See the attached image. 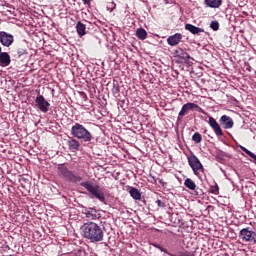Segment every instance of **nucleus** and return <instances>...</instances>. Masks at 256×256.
<instances>
[{
	"mask_svg": "<svg viewBox=\"0 0 256 256\" xmlns=\"http://www.w3.org/2000/svg\"><path fill=\"white\" fill-rule=\"evenodd\" d=\"M9 65H11V56L9 53H0V67H9Z\"/></svg>",
	"mask_w": 256,
	"mask_h": 256,
	"instance_id": "4468645a",
	"label": "nucleus"
},
{
	"mask_svg": "<svg viewBox=\"0 0 256 256\" xmlns=\"http://www.w3.org/2000/svg\"><path fill=\"white\" fill-rule=\"evenodd\" d=\"M193 109H199V105L189 102L182 106L179 114H178V121H181L182 117H185L189 111H193Z\"/></svg>",
	"mask_w": 256,
	"mask_h": 256,
	"instance_id": "1a4fd4ad",
	"label": "nucleus"
},
{
	"mask_svg": "<svg viewBox=\"0 0 256 256\" xmlns=\"http://www.w3.org/2000/svg\"><path fill=\"white\" fill-rule=\"evenodd\" d=\"M129 193L132 199H135V201H141V191H139V189L131 187Z\"/></svg>",
	"mask_w": 256,
	"mask_h": 256,
	"instance_id": "a211bd4d",
	"label": "nucleus"
},
{
	"mask_svg": "<svg viewBox=\"0 0 256 256\" xmlns=\"http://www.w3.org/2000/svg\"><path fill=\"white\" fill-rule=\"evenodd\" d=\"M158 207H163V202L161 200L156 201Z\"/></svg>",
	"mask_w": 256,
	"mask_h": 256,
	"instance_id": "c756f323",
	"label": "nucleus"
},
{
	"mask_svg": "<svg viewBox=\"0 0 256 256\" xmlns=\"http://www.w3.org/2000/svg\"><path fill=\"white\" fill-rule=\"evenodd\" d=\"M184 185L185 187H187V189H190V191H195V189H197V185L194 181L191 180V178H187L184 181Z\"/></svg>",
	"mask_w": 256,
	"mask_h": 256,
	"instance_id": "412c9836",
	"label": "nucleus"
},
{
	"mask_svg": "<svg viewBox=\"0 0 256 256\" xmlns=\"http://www.w3.org/2000/svg\"><path fill=\"white\" fill-rule=\"evenodd\" d=\"M115 7H117V5L115 4V2H110L108 5H107V9L108 11L113 12Z\"/></svg>",
	"mask_w": 256,
	"mask_h": 256,
	"instance_id": "a878e982",
	"label": "nucleus"
},
{
	"mask_svg": "<svg viewBox=\"0 0 256 256\" xmlns=\"http://www.w3.org/2000/svg\"><path fill=\"white\" fill-rule=\"evenodd\" d=\"M35 106L41 113H48L51 104L45 99L43 95H38L35 99Z\"/></svg>",
	"mask_w": 256,
	"mask_h": 256,
	"instance_id": "0eeeda50",
	"label": "nucleus"
},
{
	"mask_svg": "<svg viewBox=\"0 0 256 256\" xmlns=\"http://www.w3.org/2000/svg\"><path fill=\"white\" fill-rule=\"evenodd\" d=\"M68 146L70 151H73V153H76V151H79V147H81V143L78 142L76 139H71L68 141Z\"/></svg>",
	"mask_w": 256,
	"mask_h": 256,
	"instance_id": "f3484780",
	"label": "nucleus"
},
{
	"mask_svg": "<svg viewBox=\"0 0 256 256\" xmlns=\"http://www.w3.org/2000/svg\"><path fill=\"white\" fill-rule=\"evenodd\" d=\"M239 239L243 243H250V245H256V232L250 228H243L239 232Z\"/></svg>",
	"mask_w": 256,
	"mask_h": 256,
	"instance_id": "20e7f679",
	"label": "nucleus"
},
{
	"mask_svg": "<svg viewBox=\"0 0 256 256\" xmlns=\"http://www.w3.org/2000/svg\"><path fill=\"white\" fill-rule=\"evenodd\" d=\"M204 4L210 9H219L223 5V0H204Z\"/></svg>",
	"mask_w": 256,
	"mask_h": 256,
	"instance_id": "2eb2a0df",
	"label": "nucleus"
},
{
	"mask_svg": "<svg viewBox=\"0 0 256 256\" xmlns=\"http://www.w3.org/2000/svg\"><path fill=\"white\" fill-rule=\"evenodd\" d=\"M220 124L224 129H233V119L227 115H223L220 118Z\"/></svg>",
	"mask_w": 256,
	"mask_h": 256,
	"instance_id": "f8f14e48",
	"label": "nucleus"
},
{
	"mask_svg": "<svg viewBox=\"0 0 256 256\" xmlns=\"http://www.w3.org/2000/svg\"><path fill=\"white\" fill-rule=\"evenodd\" d=\"M119 91H120L119 86L114 84V86L112 88L113 95H119Z\"/></svg>",
	"mask_w": 256,
	"mask_h": 256,
	"instance_id": "bb28decb",
	"label": "nucleus"
},
{
	"mask_svg": "<svg viewBox=\"0 0 256 256\" xmlns=\"http://www.w3.org/2000/svg\"><path fill=\"white\" fill-rule=\"evenodd\" d=\"M2 51V49H1V46H0V53H3V52H1Z\"/></svg>",
	"mask_w": 256,
	"mask_h": 256,
	"instance_id": "2f4dec72",
	"label": "nucleus"
},
{
	"mask_svg": "<svg viewBox=\"0 0 256 256\" xmlns=\"http://www.w3.org/2000/svg\"><path fill=\"white\" fill-rule=\"evenodd\" d=\"M136 37H138L140 41H145L147 39V31L143 28H138L136 30Z\"/></svg>",
	"mask_w": 256,
	"mask_h": 256,
	"instance_id": "6ab92c4d",
	"label": "nucleus"
},
{
	"mask_svg": "<svg viewBox=\"0 0 256 256\" xmlns=\"http://www.w3.org/2000/svg\"><path fill=\"white\" fill-rule=\"evenodd\" d=\"M188 163L194 173L197 177H199V173H203V164H201V161H199V158L195 155H191L188 157Z\"/></svg>",
	"mask_w": 256,
	"mask_h": 256,
	"instance_id": "423d86ee",
	"label": "nucleus"
},
{
	"mask_svg": "<svg viewBox=\"0 0 256 256\" xmlns=\"http://www.w3.org/2000/svg\"><path fill=\"white\" fill-rule=\"evenodd\" d=\"M154 246L156 247V249H159L162 253H167V255L173 256L169 252H167V249L163 248L159 244H154Z\"/></svg>",
	"mask_w": 256,
	"mask_h": 256,
	"instance_id": "393cba45",
	"label": "nucleus"
},
{
	"mask_svg": "<svg viewBox=\"0 0 256 256\" xmlns=\"http://www.w3.org/2000/svg\"><path fill=\"white\" fill-rule=\"evenodd\" d=\"M210 27L213 31H219V22L218 21H212L210 23Z\"/></svg>",
	"mask_w": 256,
	"mask_h": 256,
	"instance_id": "b1692460",
	"label": "nucleus"
},
{
	"mask_svg": "<svg viewBox=\"0 0 256 256\" xmlns=\"http://www.w3.org/2000/svg\"><path fill=\"white\" fill-rule=\"evenodd\" d=\"M84 5H87L88 3H91V0H82Z\"/></svg>",
	"mask_w": 256,
	"mask_h": 256,
	"instance_id": "7c9ffc66",
	"label": "nucleus"
},
{
	"mask_svg": "<svg viewBox=\"0 0 256 256\" xmlns=\"http://www.w3.org/2000/svg\"><path fill=\"white\" fill-rule=\"evenodd\" d=\"M82 236L90 243H101L105 239L103 227L95 222L84 223L81 227Z\"/></svg>",
	"mask_w": 256,
	"mask_h": 256,
	"instance_id": "f257e3e1",
	"label": "nucleus"
},
{
	"mask_svg": "<svg viewBox=\"0 0 256 256\" xmlns=\"http://www.w3.org/2000/svg\"><path fill=\"white\" fill-rule=\"evenodd\" d=\"M76 31L78 33V35L80 37H83V35H85V31H86V26L85 24L81 23V22H78L77 25H76Z\"/></svg>",
	"mask_w": 256,
	"mask_h": 256,
	"instance_id": "aec40b11",
	"label": "nucleus"
},
{
	"mask_svg": "<svg viewBox=\"0 0 256 256\" xmlns=\"http://www.w3.org/2000/svg\"><path fill=\"white\" fill-rule=\"evenodd\" d=\"M71 135L76 139L84 141V143H89L90 141H93V134H91V132H89V130H87L85 126L79 123H76L72 126Z\"/></svg>",
	"mask_w": 256,
	"mask_h": 256,
	"instance_id": "f03ea898",
	"label": "nucleus"
},
{
	"mask_svg": "<svg viewBox=\"0 0 256 256\" xmlns=\"http://www.w3.org/2000/svg\"><path fill=\"white\" fill-rule=\"evenodd\" d=\"M59 174L64 177V179H67V181H71L72 183H79L81 181V176H77L73 174L65 165H59L58 166Z\"/></svg>",
	"mask_w": 256,
	"mask_h": 256,
	"instance_id": "39448f33",
	"label": "nucleus"
},
{
	"mask_svg": "<svg viewBox=\"0 0 256 256\" xmlns=\"http://www.w3.org/2000/svg\"><path fill=\"white\" fill-rule=\"evenodd\" d=\"M80 185L85 187L88 193L99 199L101 203H105V193L99 189V185H95L91 181L82 182Z\"/></svg>",
	"mask_w": 256,
	"mask_h": 256,
	"instance_id": "7ed1b4c3",
	"label": "nucleus"
},
{
	"mask_svg": "<svg viewBox=\"0 0 256 256\" xmlns=\"http://www.w3.org/2000/svg\"><path fill=\"white\" fill-rule=\"evenodd\" d=\"M208 124L213 129L217 137L223 136V130H221V126H219V123H217V120H215V118L209 116Z\"/></svg>",
	"mask_w": 256,
	"mask_h": 256,
	"instance_id": "9d476101",
	"label": "nucleus"
},
{
	"mask_svg": "<svg viewBox=\"0 0 256 256\" xmlns=\"http://www.w3.org/2000/svg\"><path fill=\"white\" fill-rule=\"evenodd\" d=\"M185 29L186 31L192 33V35H199V33H205V30L203 28L196 27L192 24H186Z\"/></svg>",
	"mask_w": 256,
	"mask_h": 256,
	"instance_id": "dca6fc26",
	"label": "nucleus"
},
{
	"mask_svg": "<svg viewBox=\"0 0 256 256\" xmlns=\"http://www.w3.org/2000/svg\"><path fill=\"white\" fill-rule=\"evenodd\" d=\"M178 256H195V255L191 252H181Z\"/></svg>",
	"mask_w": 256,
	"mask_h": 256,
	"instance_id": "c85d7f7f",
	"label": "nucleus"
},
{
	"mask_svg": "<svg viewBox=\"0 0 256 256\" xmlns=\"http://www.w3.org/2000/svg\"><path fill=\"white\" fill-rule=\"evenodd\" d=\"M15 41V37L5 31L0 32V43L3 47H11Z\"/></svg>",
	"mask_w": 256,
	"mask_h": 256,
	"instance_id": "6e6552de",
	"label": "nucleus"
},
{
	"mask_svg": "<svg viewBox=\"0 0 256 256\" xmlns=\"http://www.w3.org/2000/svg\"><path fill=\"white\" fill-rule=\"evenodd\" d=\"M211 193H214V195H217L219 193V186H215L211 189Z\"/></svg>",
	"mask_w": 256,
	"mask_h": 256,
	"instance_id": "cd10ccee",
	"label": "nucleus"
},
{
	"mask_svg": "<svg viewBox=\"0 0 256 256\" xmlns=\"http://www.w3.org/2000/svg\"><path fill=\"white\" fill-rule=\"evenodd\" d=\"M176 53L180 59H191V56H189V54L184 50H178Z\"/></svg>",
	"mask_w": 256,
	"mask_h": 256,
	"instance_id": "4be33fe9",
	"label": "nucleus"
},
{
	"mask_svg": "<svg viewBox=\"0 0 256 256\" xmlns=\"http://www.w3.org/2000/svg\"><path fill=\"white\" fill-rule=\"evenodd\" d=\"M84 215L88 221H95L101 217L95 208H89L84 212Z\"/></svg>",
	"mask_w": 256,
	"mask_h": 256,
	"instance_id": "9b49d317",
	"label": "nucleus"
},
{
	"mask_svg": "<svg viewBox=\"0 0 256 256\" xmlns=\"http://www.w3.org/2000/svg\"><path fill=\"white\" fill-rule=\"evenodd\" d=\"M192 141H194V143H201V141H203V137L199 134V132H196L192 136Z\"/></svg>",
	"mask_w": 256,
	"mask_h": 256,
	"instance_id": "5701e85b",
	"label": "nucleus"
},
{
	"mask_svg": "<svg viewBox=\"0 0 256 256\" xmlns=\"http://www.w3.org/2000/svg\"><path fill=\"white\" fill-rule=\"evenodd\" d=\"M181 39H183V35L176 33L172 36H169L167 38V43L168 45H170L171 47H175V45H179V43H181Z\"/></svg>",
	"mask_w": 256,
	"mask_h": 256,
	"instance_id": "ddd939ff",
	"label": "nucleus"
}]
</instances>
